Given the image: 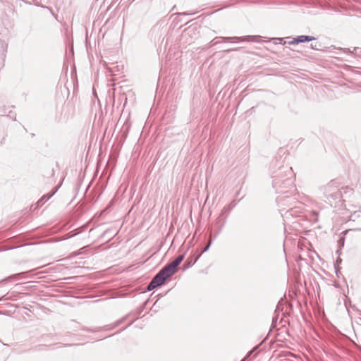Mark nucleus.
<instances>
[{"mask_svg": "<svg viewBox=\"0 0 361 361\" xmlns=\"http://www.w3.org/2000/svg\"><path fill=\"white\" fill-rule=\"evenodd\" d=\"M183 259V255L178 256L175 260L159 271L166 280L176 272L178 266L181 263Z\"/></svg>", "mask_w": 361, "mask_h": 361, "instance_id": "nucleus-1", "label": "nucleus"}, {"mask_svg": "<svg viewBox=\"0 0 361 361\" xmlns=\"http://www.w3.org/2000/svg\"><path fill=\"white\" fill-rule=\"evenodd\" d=\"M165 281H166V279H164L163 275L160 272H159L152 280V281L150 282V283L148 286L147 289L149 290H152L154 289L155 288L163 284Z\"/></svg>", "mask_w": 361, "mask_h": 361, "instance_id": "nucleus-2", "label": "nucleus"}, {"mask_svg": "<svg viewBox=\"0 0 361 361\" xmlns=\"http://www.w3.org/2000/svg\"><path fill=\"white\" fill-rule=\"evenodd\" d=\"M314 39V37H313L301 35L296 38H294L291 42H289V44H295L302 43V42H305L312 41Z\"/></svg>", "mask_w": 361, "mask_h": 361, "instance_id": "nucleus-3", "label": "nucleus"}, {"mask_svg": "<svg viewBox=\"0 0 361 361\" xmlns=\"http://www.w3.org/2000/svg\"><path fill=\"white\" fill-rule=\"evenodd\" d=\"M210 245V242L209 243V244L205 247L204 250V251H207L208 249H209V247Z\"/></svg>", "mask_w": 361, "mask_h": 361, "instance_id": "nucleus-4", "label": "nucleus"}]
</instances>
